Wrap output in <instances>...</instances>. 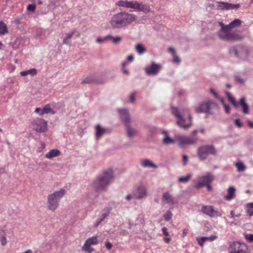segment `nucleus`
I'll use <instances>...</instances> for the list:
<instances>
[{
    "instance_id": "473e14b6",
    "label": "nucleus",
    "mask_w": 253,
    "mask_h": 253,
    "mask_svg": "<svg viewBox=\"0 0 253 253\" xmlns=\"http://www.w3.org/2000/svg\"><path fill=\"white\" fill-rule=\"evenodd\" d=\"M225 4V9L229 10V9H234L238 8L240 7V5L239 4H232L230 3L226 2Z\"/></svg>"
},
{
    "instance_id": "a19ab883",
    "label": "nucleus",
    "mask_w": 253,
    "mask_h": 253,
    "mask_svg": "<svg viewBox=\"0 0 253 253\" xmlns=\"http://www.w3.org/2000/svg\"><path fill=\"white\" fill-rule=\"evenodd\" d=\"M221 101L224 107V109H225V111L226 113H228L229 114L230 113V108L229 107V106L226 105L224 102V101L222 99H221Z\"/></svg>"
},
{
    "instance_id": "a211bd4d",
    "label": "nucleus",
    "mask_w": 253,
    "mask_h": 253,
    "mask_svg": "<svg viewBox=\"0 0 253 253\" xmlns=\"http://www.w3.org/2000/svg\"><path fill=\"white\" fill-rule=\"evenodd\" d=\"M135 1H128L127 0H120L116 3V5L126 8H134Z\"/></svg>"
},
{
    "instance_id": "9b49d317",
    "label": "nucleus",
    "mask_w": 253,
    "mask_h": 253,
    "mask_svg": "<svg viewBox=\"0 0 253 253\" xmlns=\"http://www.w3.org/2000/svg\"><path fill=\"white\" fill-rule=\"evenodd\" d=\"M228 251L230 253H247L248 247L244 243L234 242L230 245Z\"/></svg>"
},
{
    "instance_id": "f03ea898",
    "label": "nucleus",
    "mask_w": 253,
    "mask_h": 253,
    "mask_svg": "<svg viewBox=\"0 0 253 253\" xmlns=\"http://www.w3.org/2000/svg\"><path fill=\"white\" fill-rule=\"evenodd\" d=\"M241 24L240 19H235L229 25H224L222 22L219 23L221 27V30L219 32V37L223 40L236 41L241 40L242 37L238 32H231V30L235 27L239 26Z\"/></svg>"
},
{
    "instance_id": "0e129e2a",
    "label": "nucleus",
    "mask_w": 253,
    "mask_h": 253,
    "mask_svg": "<svg viewBox=\"0 0 253 253\" xmlns=\"http://www.w3.org/2000/svg\"><path fill=\"white\" fill-rule=\"evenodd\" d=\"M242 52L246 56H247L248 54V50L246 48H242Z\"/></svg>"
},
{
    "instance_id": "13d9d810",
    "label": "nucleus",
    "mask_w": 253,
    "mask_h": 253,
    "mask_svg": "<svg viewBox=\"0 0 253 253\" xmlns=\"http://www.w3.org/2000/svg\"><path fill=\"white\" fill-rule=\"evenodd\" d=\"M246 239L250 242H253V234H249L246 237Z\"/></svg>"
},
{
    "instance_id": "5fc2aeb1",
    "label": "nucleus",
    "mask_w": 253,
    "mask_h": 253,
    "mask_svg": "<svg viewBox=\"0 0 253 253\" xmlns=\"http://www.w3.org/2000/svg\"><path fill=\"white\" fill-rule=\"evenodd\" d=\"M130 101L131 102L133 103L135 101V93H132L131 94L130 96Z\"/></svg>"
},
{
    "instance_id": "72a5a7b5",
    "label": "nucleus",
    "mask_w": 253,
    "mask_h": 253,
    "mask_svg": "<svg viewBox=\"0 0 253 253\" xmlns=\"http://www.w3.org/2000/svg\"><path fill=\"white\" fill-rule=\"evenodd\" d=\"M191 177V175L189 174L185 176H181L178 178V181L180 183H186Z\"/></svg>"
},
{
    "instance_id": "58836bf2",
    "label": "nucleus",
    "mask_w": 253,
    "mask_h": 253,
    "mask_svg": "<svg viewBox=\"0 0 253 253\" xmlns=\"http://www.w3.org/2000/svg\"><path fill=\"white\" fill-rule=\"evenodd\" d=\"M102 212L100 218L104 220V219L109 214L110 211L109 209H107L103 210Z\"/></svg>"
},
{
    "instance_id": "3c124183",
    "label": "nucleus",
    "mask_w": 253,
    "mask_h": 253,
    "mask_svg": "<svg viewBox=\"0 0 253 253\" xmlns=\"http://www.w3.org/2000/svg\"><path fill=\"white\" fill-rule=\"evenodd\" d=\"M162 232L163 234L166 236H169V233L168 232V229L166 227H164L162 229Z\"/></svg>"
},
{
    "instance_id": "7c9ffc66",
    "label": "nucleus",
    "mask_w": 253,
    "mask_h": 253,
    "mask_svg": "<svg viewBox=\"0 0 253 253\" xmlns=\"http://www.w3.org/2000/svg\"><path fill=\"white\" fill-rule=\"evenodd\" d=\"M122 40V38L120 36L113 37L111 35H109V41H112L115 44H118Z\"/></svg>"
},
{
    "instance_id": "4d7b16f0",
    "label": "nucleus",
    "mask_w": 253,
    "mask_h": 253,
    "mask_svg": "<svg viewBox=\"0 0 253 253\" xmlns=\"http://www.w3.org/2000/svg\"><path fill=\"white\" fill-rule=\"evenodd\" d=\"M235 80L240 83H243L244 81L243 79L240 78L239 76H235Z\"/></svg>"
},
{
    "instance_id": "412c9836",
    "label": "nucleus",
    "mask_w": 253,
    "mask_h": 253,
    "mask_svg": "<svg viewBox=\"0 0 253 253\" xmlns=\"http://www.w3.org/2000/svg\"><path fill=\"white\" fill-rule=\"evenodd\" d=\"M236 189L230 186L227 190V195L224 197V199L227 201H231L235 197Z\"/></svg>"
},
{
    "instance_id": "ea45409f",
    "label": "nucleus",
    "mask_w": 253,
    "mask_h": 253,
    "mask_svg": "<svg viewBox=\"0 0 253 253\" xmlns=\"http://www.w3.org/2000/svg\"><path fill=\"white\" fill-rule=\"evenodd\" d=\"M172 214L171 211H167L164 215V217L166 221H169L172 217Z\"/></svg>"
},
{
    "instance_id": "8fccbe9b",
    "label": "nucleus",
    "mask_w": 253,
    "mask_h": 253,
    "mask_svg": "<svg viewBox=\"0 0 253 253\" xmlns=\"http://www.w3.org/2000/svg\"><path fill=\"white\" fill-rule=\"evenodd\" d=\"M230 52H234L235 53V55L237 57H239V55L238 54V51L236 48L234 47H232L230 49Z\"/></svg>"
},
{
    "instance_id": "f704fd0d",
    "label": "nucleus",
    "mask_w": 253,
    "mask_h": 253,
    "mask_svg": "<svg viewBox=\"0 0 253 253\" xmlns=\"http://www.w3.org/2000/svg\"><path fill=\"white\" fill-rule=\"evenodd\" d=\"M42 109L44 114L49 113H51L52 114H55V112L51 109L49 104H46Z\"/></svg>"
},
{
    "instance_id": "79ce46f5",
    "label": "nucleus",
    "mask_w": 253,
    "mask_h": 253,
    "mask_svg": "<svg viewBox=\"0 0 253 253\" xmlns=\"http://www.w3.org/2000/svg\"><path fill=\"white\" fill-rule=\"evenodd\" d=\"M27 10L30 11H34L36 9V5L35 4H30L27 6Z\"/></svg>"
},
{
    "instance_id": "c03bdc74",
    "label": "nucleus",
    "mask_w": 253,
    "mask_h": 253,
    "mask_svg": "<svg viewBox=\"0 0 253 253\" xmlns=\"http://www.w3.org/2000/svg\"><path fill=\"white\" fill-rule=\"evenodd\" d=\"M208 239V237H202L201 238V239L199 241V244L201 246L203 247L204 245V243Z\"/></svg>"
},
{
    "instance_id": "c9c22d12",
    "label": "nucleus",
    "mask_w": 253,
    "mask_h": 253,
    "mask_svg": "<svg viewBox=\"0 0 253 253\" xmlns=\"http://www.w3.org/2000/svg\"><path fill=\"white\" fill-rule=\"evenodd\" d=\"M246 211L249 215L252 216L253 215V203H249L247 205Z\"/></svg>"
},
{
    "instance_id": "b1692460",
    "label": "nucleus",
    "mask_w": 253,
    "mask_h": 253,
    "mask_svg": "<svg viewBox=\"0 0 253 253\" xmlns=\"http://www.w3.org/2000/svg\"><path fill=\"white\" fill-rule=\"evenodd\" d=\"M96 136L97 138H99L101 136H102L103 134L106 133L107 132V129L103 128L100 125H97L96 127Z\"/></svg>"
},
{
    "instance_id": "7ed1b4c3",
    "label": "nucleus",
    "mask_w": 253,
    "mask_h": 253,
    "mask_svg": "<svg viewBox=\"0 0 253 253\" xmlns=\"http://www.w3.org/2000/svg\"><path fill=\"white\" fill-rule=\"evenodd\" d=\"M113 178V170L111 169H107L96 178L92 184V187L96 191H103L112 182Z\"/></svg>"
},
{
    "instance_id": "bf43d9fd",
    "label": "nucleus",
    "mask_w": 253,
    "mask_h": 253,
    "mask_svg": "<svg viewBox=\"0 0 253 253\" xmlns=\"http://www.w3.org/2000/svg\"><path fill=\"white\" fill-rule=\"evenodd\" d=\"M134 60V56L133 55H130L127 57V61L133 62Z\"/></svg>"
},
{
    "instance_id": "e433bc0d",
    "label": "nucleus",
    "mask_w": 253,
    "mask_h": 253,
    "mask_svg": "<svg viewBox=\"0 0 253 253\" xmlns=\"http://www.w3.org/2000/svg\"><path fill=\"white\" fill-rule=\"evenodd\" d=\"M236 166L239 171H243L245 170L246 167L242 162H238L236 164Z\"/></svg>"
},
{
    "instance_id": "aec40b11",
    "label": "nucleus",
    "mask_w": 253,
    "mask_h": 253,
    "mask_svg": "<svg viewBox=\"0 0 253 253\" xmlns=\"http://www.w3.org/2000/svg\"><path fill=\"white\" fill-rule=\"evenodd\" d=\"M61 155V152L59 150L54 149L50 150L45 155V157L48 159H52L53 158L58 157Z\"/></svg>"
},
{
    "instance_id": "6e6d98bb",
    "label": "nucleus",
    "mask_w": 253,
    "mask_h": 253,
    "mask_svg": "<svg viewBox=\"0 0 253 253\" xmlns=\"http://www.w3.org/2000/svg\"><path fill=\"white\" fill-rule=\"evenodd\" d=\"M210 92H211V94H212L214 95V96L215 98H218V94H217V93L215 92V91L213 88H211L210 89Z\"/></svg>"
},
{
    "instance_id": "4468645a",
    "label": "nucleus",
    "mask_w": 253,
    "mask_h": 253,
    "mask_svg": "<svg viewBox=\"0 0 253 253\" xmlns=\"http://www.w3.org/2000/svg\"><path fill=\"white\" fill-rule=\"evenodd\" d=\"M211 106L217 107V105L215 103L212 102H207L200 104L199 107L195 109V111L197 113H210V107Z\"/></svg>"
},
{
    "instance_id": "c756f323",
    "label": "nucleus",
    "mask_w": 253,
    "mask_h": 253,
    "mask_svg": "<svg viewBox=\"0 0 253 253\" xmlns=\"http://www.w3.org/2000/svg\"><path fill=\"white\" fill-rule=\"evenodd\" d=\"M8 33L6 24L2 21H0V34L4 35Z\"/></svg>"
},
{
    "instance_id": "603ef678",
    "label": "nucleus",
    "mask_w": 253,
    "mask_h": 253,
    "mask_svg": "<svg viewBox=\"0 0 253 253\" xmlns=\"http://www.w3.org/2000/svg\"><path fill=\"white\" fill-rule=\"evenodd\" d=\"M105 247L108 250H111L112 248L113 245L110 242H106L105 243Z\"/></svg>"
},
{
    "instance_id": "338daca9",
    "label": "nucleus",
    "mask_w": 253,
    "mask_h": 253,
    "mask_svg": "<svg viewBox=\"0 0 253 253\" xmlns=\"http://www.w3.org/2000/svg\"><path fill=\"white\" fill-rule=\"evenodd\" d=\"M164 240L166 243L168 244L170 241L171 239L170 238H165Z\"/></svg>"
},
{
    "instance_id": "680f3d73",
    "label": "nucleus",
    "mask_w": 253,
    "mask_h": 253,
    "mask_svg": "<svg viewBox=\"0 0 253 253\" xmlns=\"http://www.w3.org/2000/svg\"><path fill=\"white\" fill-rule=\"evenodd\" d=\"M103 221L102 220V219H101L100 218H98L96 220V224H95V226L97 227L98 226L100 223L101 222Z\"/></svg>"
},
{
    "instance_id": "864d4df0",
    "label": "nucleus",
    "mask_w": 253,
    "mask_h": 253,
    "mask_svg": "<svg viewBox=\"0 0 253 253\" xmlns=\"http://www.w3.org/2000/svg\"><path fill=\"white\" fill-rule=\"evenodd\" d=\"M22 17H17L14 20V23L16 25H19L21 24Z\"/></svg>"
},
{
    "instance_id": "e2e57ef3",
    "label": "nucleus",
    "mask_w": 253,
    "mask_h": 253,
    "mask_svg": "<svg viewBox=\"0 0 253 253\" xmlns=\"http://www.w3.org/2000/svg\"><path fill=\"white\" fill-rule=\"evenodd\" d=\"M248 126L250 128H253V122L251 121H248Z\"/></svg>"
},
{
    "instance_id": "a18cd8bd",
    "label": "nucleus",
    "mask_w": 253,
    "mask_h": 253,
    "mask_svg": "<svg viewBox=\"0 0 253 253\" xmlns=\"http://www.w3.org/2000/svg\"><path fill=\"white\" fill-rule=\"evenodd\" d=\"M127 64V61H126V62H124L123 64H122V70H123V73L126 74V75H127L128 74V71L125 68V66Z\"/></svg>"
},
{
    "instance_id": "20e7f679",
    "label": "nucleus",
    "mask_w": 253,
    "mask_h": 253,
    "mask_svg": "<svg viewBox=\"0 0 253 253\" xmlns=\"http://www.w3.org/2000/svg\"><path fill=\"white\" fill-rule=\"evenodd\" d=\"M65 190L63 188L60 189L59 191H56L49 194L47 196V208L52 211H56L59 206V201L60 199L65 195Z\"/></svg>"
},
{
    "instance_id": "9d476101",
    "label": "nucleus",
    "mask_w": 253,
    "mask_h": 253,
    "mask_svg": "<svg viewBox=\"0 0 253 253\" xmlns=\"http://www.w3.org/2000/svg\"><path fill=\"white\" fill-rule=\"evenodd\" d=\"M172 113L175 116V117L178 119L176 122L178 125L183 127L185 129L188 128L191 126L192 118L190 115H189V119L190 122L189 124L184 125V123L185 122V119H184L183 116L181 115V113L177 108L172 107Z\"/></svg>"
},
{
    "instance_id": "4be33fe9",
    "label": "nucleus",
    "mask_w": 253,
    "mask_h": 253,
    "mask_svg": "<svg viewBox=\"0 0 253 253\" xmlns=\"http://www.w3.org/2000/svg\"><path fill=\"white\" fill-rule=\"evenodd\" d=\"M162 200L167 204L173 205L174 201L172 196L169 192H165L163 195Z\"/></svg>"
},
{
    "instance_id": "69168bd1",
    "label": "nucleus",
    "mask_w": 253,
    "mask_h": 253,
    "mask_svg": "<svg viewBox=\"0 0 253 253\" xmlns=\"http://www.w3.org/2000/svg\"><path fill=\"white\" fill-rule=\"evenodd\" d=\"M187 234V230L184 229L182 231V237H184L186 236Z\"/></svg>"
},
{
    "instance_id": "052dcab7",
    "label": "nucleus",
    "mask_w": 253,
    "mask_h": 253,
    "mask_svg": "<svg viewBox=\"0 0 253 253\" xmlns=\"http://www.w3.org/2000/svg\"><path fill=\"white\" fill-rule=\"evenodd\" d=\"M183 161L184 162V165L186 164V162L188 161V157L186 155H183L182 157Z\"/></svg>"
},
{
    "instance_id": "5701e85b",
    "label": "nucleus",
    "mask_w": 253,
    "mask_h": 253,
    "mask_svg": "<svg viewBox=\"0 0 253 253\" xmlns=\"http://www.w3.org/2000/svg\"><path fill=\"white\" fill-rule=\"evenodd\" d=\"M168 51L172 54V56H173L172 62L174 63L179 64L180 62H181V59L177 55L175 49L171 47H169L168 48Z\"/></svg>"
},
{
    "instance_id": "1a4fd4ad",
    "label": "nucleus",
    "mask_w": 253,
    "mask_h": 253,
    "mask_svg": "<svg viewBox=\"0 0 253 253\" xmlns=\"http://www.w3.org/2000/svg\"><path fill=\"white\" fill-rule=\"evenodd\" d=\"M31 127L37 132H44L47 129V123L44 120L38 118L32 121Z\"/></svg>"
},
{
    "instance_id": "de8ad7c7",
    "label": "nucleus",
    "mask_w": 253,
    "mask_h": 253,
    "mask_svg": "<svg viewBox=\"0 0 253 253\" xmlns=\"http://www.w3.org/2000/svg\"><path fill=\"white\" fill-rule=\"evenodd\" d=\"M35 112L40 115H42L44 114L43 109L40 108H36Z\"/></svg>"
},
{
    "instance_id": "dca6fc26",
    "label": "nucleus",
    "mask_w": 253,
    "mask_h": 253,
    "mask_svg": "<svg viewBox=\"0 0 253 253\" xmlns=\"http://www.w3.org/2000/svg\"><path fill=\"white\" fill-rule=\"evenodd\" d=\"M146 195V188L142 185L139 186L133 191V197L136 199H141Z\"/></svg>"
},
{
    "instance_id": "cd10ccee",
    "label": "nucleus",
    "mask_w": 253,
    "mask_h": 253,
    "mask_svg": "<svg viewBox=\"0 0 253 253\" xmlns=\"http://www.w3.org/2000/svg\"><path fill=\"white\" fill-rule=\"evenodd\" d=\"M162 133L166 135V137L163 140L164 144H173L174 143V140L169 137V136L166 131H163Z\"/></svg>"
},
{
    "instance_id": "f8f14e48",
    "label": "nucleus",
    "mask_w": 253,
    "mask_h": 253,
    "mask_svg": "<svg viewBox=\"0 0 253 253\" xmlns=\"http://www.w3.org/2000/svg\"><path fill=\"white\" fill-rule=\"evenodd\" d=\"M98 243V237L96 236H92L88 238L85 241L82 248V249L83 251H85L86 253H92L94 251V249L91 246L96 245Z\"/></svg>"
},
{
    "instance_id": "f3484780",
    "label": "nucleus",
    "mask_w": 253,
    "mask_h": 253,
    "mask_svg": "<svg viewBox=\"0 0 253 253\" xmlns=\"http://www.w3.org/2000/svg\"><path fill=\"white\" fill-rule=\"evenodd\" d=\"M134 9L138 11L143 12L144 13H148L151 11V8L148 4H144L142 2L135 1Z\"/></svg>"
},
{
    "instance_id": "4c0bfd02",
    "label": "nucleus",
    "mask_w": 253,
    "mask_h": 253,
    "mask_svg": "<svg viewBox=\"0 0 253 253\" xmlns=\"http://www.w3.org/2000/svg\"><path fill=\"white\" fill-rule=\"evenodd\" d=\"M109 41V35L104 37H98L96 39V42L98 43L106 42Z\"/></svg>"
},
{
    "instance_id": "ddd939ff",
    "label": "nucleus",
    "mask_w": 253,
    "mask_h": 253,
    "mask_svg": "<svg viewBox=\"0 0 253 253\" xmlns=\"http://www.w3.org/2000/svg\"><path fill=\"white\" fill-rule=\"evenodd\" d=\"M176 139L180 146H183L186 145L194 144L198 139L195 137H189L178 134L176 135Z\"/></svg>"
},
{
    "instance_id": "6ab92c4d",
    "label": "nucleus",
    "mask_w": 253,
    "mask_h": 253,
    "mask_svg": "<svg viewBox=\"0 0 253 253\" xmlns=\"http://www.w3.org/2000/svg\"><path fill=\"white\" fill-rule=\"evenodd\" d=\"M161 66L153 62L150 66L146 68L145 71L148 75H156L159 72Z\"/></svg>"
},
{
    "instance_id": "a878e982",
    "label": "nucleus",
    "mask_w": 253,
    "mask_h": 253,
    "mask_svg": "<svg viewBox=\"0 0 253 253\" xmlns=\"http://www.w3.org/2000/svg\"><path fill=\"white\" fill-rule=\"evenodd\" d=\"M20 74L22 76H25L28 75H30L31 76H35L37 74V70L35 68H32L27 71H22Z\"/></svg>"
},
{
    "instance_id": "09e8293b",
    "label": "nucleus",
    "mask_w": 253,
    "mask_h": 253,
    "mask_svg": "<svg viewBox=\"0 0 253 253\" xmlns=\"http://www.w3.org/2000/svg\"><path fill=\"white\" fill-rule=\"evenodd\" d=\"M235 124L238 127H241L243 126V124L239 119H236L235 120Z\"/></svg>"
},
{
    "instance_id": "2f4dec72",
    "label": "nucleus",
    "mask_w": 253,
    "mask_h": 253,
    "mask_svg": "<svg viewBox=\"0 0 253 253\" xmlns=\"http://www.w3.org/2000/svg\"><path fill=\"white\" fill-rule=\"evenodd\" d=\"M135 49L139 54H142L146 52V49L142 44L139 43L136 45Z\"/></svg>"
},
{
    "instance_id": "393cba45",
    "label": "nucleus",
    "mask_w": 253,
    "mask_h": 253,
    "mask_svg": "<svg viewBox=\"0 0 253 253\" xmlns=\"http://www.w3.org/2000/svg\"><path fill=\"white\" fill-rule=\"evenodd\" d=\"M141 165L144 168L151 167L155 169L158 168L157 166L153 163L151 161L148 159L144 160L141 162Z\"/></svg>"
},
{
    "instance_id": "0eeeda50",
    "label": "nucleus",
    "mask_w": 253,
    "mask_h": 253,
    "mask_svg": "<svg viewBox=\"0 0 253 253\" xmlns=\"http://www.w3.org/2000/svg\"><path fill=\"white\" fill-rule=\"evenodd\" d=\"M226 94L228 100L230 101V102L233 105V106L235 108L238 107L240 105L242 107V111L244 114H247L249 113V107L246 102V99L245 97H242L240 100V102L238 103L236 101L235 98L231 95V94L229 92H226Z\"/></svg>"
},
{
    "instance_id": "bb28decb",
    "label": "nucleus",
    "mask_w": 253,
    "mask_h": 253,
    "mask_svg": "<svg viewBox=\"0 0 253 253\" xmlns=\"http://www.w3.org/2000/svg\"><path fill=\"white\" fill-rule=\"evenodd\" d=\"M75 33V31H73L71 33H67L66 34V37L64 38L63 41V43L65 44L70 45L71 41L70 39L72 38L74 34Z\"/></svg>"
},
{
    "instance_id": "37998d69",
    "label": "nucleus",
    "mask_w": 253,
    "mask_h": 253,
    "mask_svg": "<svg viewBox=\"0 0 253 253\" xmlns=\"http://www.w3.org/2000/svg\"><path fill=\"white\" fill-rule=\"evenodd\" d=\"M216 2L218 4V7L219 8L222 9H225V4H226V2L219 1H216Z\"/></svg>"
},
{
    "instance_id": "2eb2a0df",
    "label": "nucleus",
    "mask_w": 253,
    "mask_h": 253,
    "mask_svg": "<svg viewBox=\"0 0 253 253\" xmlns=\"http://www.w3.org/2000/svg\"><path fill=\"white\" fill-rule=\"evenodd\" d=\"M201 211L211 217H220L222 215L221 212L215 210L211 206H203L202 207Z\"/></svg>"
},
{
    "instance_id": "49530a36",
    "label": "nucleus",
    "mask_w": 253,
    "mask_h": 253,
    "mask_svg": "<svg viewBox=\"0 0 253 253\" xmlns=\"http://www.w3.org/2000/svg\"><path fill=\"white\" fill-rule=\"evenodd\" d=\"M0 241L1 245L2 246H5L7 243L6 238L5 236L1 237Z\"/></svg>"
},
{
    "instance_id": "39448f33",
    "label": "nucleus",
    "mask_w": 253,
    "mask_h": 253,
    "mask_svg": "<svg viewBox=\"0 0 253 253\" xmlns=\"http://www.w3.org/2000/svg\"><path fill=\"white\" fill-rule=\"evenodd\" d=\"M216 150L213 145H203L197 150L198 156L201 161L206 160L209 155H216Z\"/></svg>"
},
{
    "instance_id": "423d86ee",
    "label": "nucleus",
    "mask_w": 253,
    "mask_h": 253,
    "mask_svg": "<svg viewBox=\"0 0 253 253\" xmlns=\"http://www.w3.org/2000/svg\"><path fill=\"white\" fill-rule=\"evenodd\" d=\"M119 113L122 120L125 123L127 135L129 137L133 136L136 134V131L131 128L129 125L130 118L128 114V111L126 109L119 110Z\"/></svg>"
},
{
    "instance_id": "f257e3e1",
    "label": "nucleus",
    "mask_w": 253,
    "mask_h": 253,
    "mask_svg": "<svg viewBox=\"0 0 253 253\" xmlns=\"http://www.w3.org/2000/svg\"><path fill=\"white\" fill-rule=\"evenodd\" d=\"M137 18L134 14L121 11L112 15L109 24L113 29H122L131 25Z\"/></svg>"
},
{
    "instance_id": "774afa93",
    "label": "nucleus",
    "mask_w": 253,
    "mask_h": 253,
    "mask_svg": "<svg viewBox=\"0 0 253 253\" xmlns=\"http://www.w3.org/2000/svg\"><path fill=\"white\" fill-rule=\"evenodd\" d=\"M205 186H206L207 187V189H208V191H211V190L212 187L211 186V184H209L206 185Z\"/></svg>"
},
{
    "instance_id": "c85d7f7f",
    "label": "nucleus",
    "mask_w": 253,
    "mask_h": 253,
    "mask_svg": "<svg viewBox=\"0 0 253 253\" xmlns=\"http://www.w3.org/2000/svg\"><path fill=\"white\" fill-rule=\"evenodd\" d=\"M97 83V81L95 77L93 76L87 77L82 82V84H92Z\"/></svg>"
},
{
    "instance_id": "6e6552de",
    "label": "nucleus",
    "mask_w": 253,
    "mask_h": 253,
    "mask_svg": "<svg viewBox=\"0 0 253 253\" xmlns=\"http://www.w3.org/2000/svg\"><path fill=\"white\" fill-rule=\"evenodd\" d=\"M213 180V175L209 173L206 175L199 177L197 180H194V187L196 189L202 188L209 184H211Z\"/></svg>"
}]
</instances>
